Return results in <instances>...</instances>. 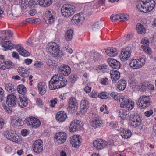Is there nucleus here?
Wrapping results in <instances>:
<instances>
[{"label": "nucleus", "instance_id": "nucleus-1", "mask_svg": "<svg viewBox=\"0 0 156 156\" xmlns=\"http://www.w3.org/2000/svg\"><path fill=\"white\" fill-rule=\"evenodd\" d=\"M67 80L60 74H55L49 82V87L51 90L62 87L67 84Z\"/></svg>", "mask_w": 156, "mask_h": 156}, {"label": "nucleus", "instance_id": "nucleus-2", "mask_svg": "<svg viewBox=\"0 0 156 156\" xmlns=\"http://www.w3.org/2000/svg\"><path fill=\"white\" fill-rule=\"evenodd\" d=\"M155 4L154 0H145L144 1H139L136 5V7L141 12L146 13L152 10Z\"/></svg>", "mask_w": 156, "mask_h": 156}, {"label": "nucleus", "instance_id": "nucleus-3", "mask_svg": "<svg viewBox=\"0 0 156 156\" xmlns=\"http://www.w3.org/2000/svg\"><path fill=\"white\" fill-rule=\"evenodd\" d=\"M47 52L53 57H58L62 52L57 44L54 42L49 43L47 47Z\"/></svg>", "mask_w": 156, "mask_h": 156}, {"label": "nucleus", "instance_id": "nucleus-4", "mask_svg": "<svg viewBox=\"0 0 156 156\" xmlns=\"http://www.w3.org/2000/svg\"><path fill=\"white\" fill-rule=\"evenodd\" d=\"M61 12L64 16L69 17L75 13V7L70 4H65L61 8Z\"/></svg>", "mask_w": 156, "mask_h": 156}, {"label": "nucleus", "instance_id": "nucleus-5", "mask_svg": "<svg viewBox=\"0 0 156 156\" xmlns=\"http://www.w3.org/2000/svg\"><path fill=\"white\" fill-rule=\"evenodd\" d=\"M151 102L149 96L143 95L139 97L136 104L141 108H146L150 105Z\"/></svg>", "mask_w": 156, "mask_h": 156}, {"label": "nucleus", "instance_id": "nucleus-6", "mask_svg": "<svg viewBox=\"0 0 156 156\" xmlns=\"http://www.w3.org/2000/svg\"><path fill=\"white\" fill-rule=\"evenodd\" d=\"M134 106V103L133 101L130 100L128 97L120 104V106L121 108H125L129 111L132 109Z\"/></svg>", "mask_w": 156, "mask_h": 156}, {"label": "nucleus", "instance_id": "nucleus-7", "mask_svg": "<svg viewBox=\"0 0 156 156\" xmlns=\"http://www.w3.org/2000/svg\"><path fill=\"white\" fill-rule=\"evenodd\" d=\"M67 135L64 132H58L55 134L54 136V140L58 144H60L64 143L66 141Z\"/></svg>", "mask_w": 156, "mask_h": 156}, {"label": "nucleus", "instance_id": "nucleus-8", "mask_svg": "<svg viewBox=\"0 0 156 156\" xmlns=\"http://www.w3.org/2000/svg\"><path fill=\"white\" fill-rule=\"evenodd\" d=\"M26 124L32 128H36L39 127L41 125V123L40 121L37 118L30 117L27 118V119Z\"/></svg>", "mask_w": 156, "mask_h": 156}, {"label": "nucleus", "instance_id": "nucleus-9", "mask_svg": "<svg viewBox=\"0 0 156 156\" xmlns=\"http://www.w3.org/2000/svg\"><path fill=\"white\" fill-rule=\"evenodd\" d=\"M34 151L37 154L41 153L43 150V142L41 139H38L34 141L32 145Z\"/></svg>", "mask_w": 156, "mask_h": 156}, {"label": "nucleus", "instance_id": "nucleus-10", "mask_svg": "<svg viewBox=\"0 0 156 156\" xmlns=\"http://www.w3.org/2000/svg\"><path fill=\"white\" fill-rule=\"evenodd\" d=\"M5 136L9 140L16 143L18 142L19 136H16L12 130H7L4 133Z\"/></svg>", "mask_w": 156, "mask_h": 156}, {"label": "nucleus", "instance_id": "nucleus-11", "mask_svg": "<svg viewBox=\"0 0 156 156\" xmlns=\"http://www.w3.org/2000/svg\"><path fill=\"white\" fill-rule=\"evenodd\" d=\"M78 104L76 99L73 97H71L69 99L68 106L67 108L68 110L75 112L77 110Z\"/></svg>", "mask_w": 156, "mask_h": 156}, {"label": "nucleus", "instance_id": "nucleus-12", "mask_svg": "<svg viewBox=\"0 0 156 156\" xmlns=\"http://www.w3.org/2000/svg\"><path fill=\"white\" fill-rule=\"evenodd\" d=\"M141 122L142 120L140 115H136L130 121V126L134 128L138 127L141 124Z\"/></svg>", "mask_w": 156, "mask_h": 156}, {"label": "nucleus", "instance_id": "nucleus-13", "mask_svg": "<svg viewBox=\"0 0 156 156\" xmlns=\"http://www.w3.org/2000/svg\"><path fill=\"white\" fill-rule=\"evenodd\" d=\"M82 123L79 120H74L70 124L69 128L71 131L75 132L78 131L82 127Z\"/></svg>", "mask_w": 156, "mask_h": 156}, {"label": "nucleus", "instance_id": "nucleus-14", "mask_svg": "<svg viewBox=\"0 0 156 156\" xmlns=\"http://www.w3.org/2000/svg\"><path fill=\"white\" fill-rule=\"evenodd\" d=\"M131 52L130 49L128 47L123 49L121 51V55L120 58L122 61H125L127 60L130 56Z\"/></svg>", "mask_w": 156, "mask_h": 156}, {"label": "nucleus", "instance_id": "nucleus-15", "mask_svg": "<svg viewBox=\"0 0 156 156\" xmlns=\"http://www.w3.org/2000/svg\"><path fill=\"white\" fill-rule=\"evenodd\" d=\"M93 144L94 147L98 149H102L107 146V142L101 139L94 140Z\"/></svg>", "mask_w": 156, "mask_h": 156}, {"label": "nucleus", "instance_id": "nucleus-16", "mask_svg": "<svg viewBox=\"0 0 156 156\" xmlns=\"http://www.w3.org/2000/svg\"><path fill=\"white\" fill-rule=\"evenodd\" d=\"M129 65L132 68L137 69L143 66L144 63L141 61V59H133L131 60Z\"/></svg>", "mask_w": 156, "mask_h": 156}, {"label": "nucleus", "instance_id": "nucleus-17", "mask_svg": "<svg viewBox=\"0 0 156 156\" xmlns=\"http://www.w3.org/2000/svg\"><path fill=\"white\" fill-rule=\"evenodd\" d=\"M44 20L47 24H50L52 23L54 21L53 11L46 10L45 12Z\"/></svg>", "mask_w": 156, "mask_h": 156}, {"label": "nucleus", "instance_id": "nucleus-18", "mask_svg": "<svg viewBox=\"0 0 156 156\" xmlns=\"http://www.w3.org/2000/svg\"><path fill=\"white\" fill-rule=\"evenodd\" d=\"M84 19L85 18L83 14H77L73 17L72 22L74 24H77L79 23H82Z\"/></svg>", "mask_w": 156, "mask_h": 156}, {"label": "nucleus", "instance_id": "nucleus-19", "mask_svg": "<svg viewBox=\"0 0 156 156\" xmlns=\"http://www.w3.org/2000/svg\"><path fill=\"white\" fill-rule=\"evenodd\" d=\"M81 140L80 136L78 135H74L70 138V143L73 147L77 148L80 145Z\"/></svg>", "mask_w": 156, "mask_h": 156}, {"label": "nucleus", "instance_id": "nucleus-20", "mask_svg": "<svg viewBox=\"0 0 156 156\" xmlns=\"http://www.w3.org/2000/svg\"><path fill=\"white\" fill-rule=\"evenodd\" d=\"M10 119L11 121L12 124L15 126H22L24 124L22 119L15 115L11 117Z\"/></svg>", "mask_w": 156, "mask_h": 156}, {"label": "nucleus", "instance_id": "nucleus-21", "mask_svg": "<svg viewBox=\"0 0 156 156\" xmlns=\"http://www.w3.org/2000/svg\"><path fill=\"white\" fill-rule=\"evenodd\" d=\"M13 35V33L10 30H6L2 31L0 32V37L2 41L8 40L9 38L11 37Z\"/></svg>", "mask_w": 156, "mask_h": 156}, {"label": "nucleus", "instance_id": "nucleus-22", "mask_svg": "<svg viewBox=\"0 0 156 156\" xmlns=\"http://www.w3.org/2000/svg\"><path fill=\"white\" fill-rule=\"evenodd\" d=\"M120 131V135L124 139L129 138L131 135V132L129 129L121 127Z\"/></svg>", "mask_w": 156, "mask_h": 156}, {"label": "nucleus", "instance_id": "nucleus-23", "mask_svg": "<svg viewBox=\"0 0 156 156\" xmlns=\"http://www.w3.org/2000/svg\"><path fill=\"white\" fill-rule=\"evenodd\" d=\"M107 62L110 66L114 69H119L120 68V62L116 59L111 58H109L107 60Z\"/></svg>", "mask_w": 156, "mask_h": 156}, {"label": "nucleus", "instance_id": "nucleus-24", "mask_svg": "<svg viewBox=\"0 0 156 156\" xmlns=\"http://www.w3.org/2000/svg\"><path fill=\"white\" fill-rule=\"evenodd\" d=\"M6 103L9 106H13L16 103V98L13 94H9L7 97Z\"/></svg>", "mask_w": 156, "mask_h": 156}, {"label": "nucleus", "instance_id": "nucleus-25", "mask_svg": "<svg viewBox=\"0 0 156 156\" xmlns=\"http://www.w3.org/2000/svg\"><path fill=\"white\" fill-rule=\"evenodd\" d=\"M59 71L60 74L67 76L70 73L71 69L69 66L64 65L60 67Z\"/></svg>", "mask_w": 156, "mask_h": 156}, {"label": "nucleus", "instance_id": "nucleus-26", "mask_svg": "<svg viewBox=\"0 0 156 156\" xmlns=\"http://www.w3.org/2000/svg\"><path fill=\"white\" fill-rule=\"evenodd\" d=\"M37 88L39 94L43 95L46 93L47 87L44 82H40L38 83Z\"/></svg>", "mask_w": 156, "mask_h": 156}, {"label": "nucleus", "instance_id": "nucleus-27", "mask_svg": "<svg viewBox=\"0 0 156 156\" xmlns=\"http://www.w3.org/2000/svg\"><path fill=\"white\" fill-rule=\"evenodd\" d=\"M67 117L66 113L64 111H61L57 112L56 114V119L59 122L64 121Z\"/></svg>", "mask_w": 156, "mask_h": 156}, {"label": "nucleus", "instance_id": "nucleus-28", "mask_svg": "<svg viewBox=\"0 0 156 156\" xmlns=\"http://www.w3.org/2000/svg\"><path fill=\"white\" fill-rule=\"evenodd\" d=\"M12 62L10 61L0 60V69L5 70L11 67Z\"/></svg>", "mask_w": 156, "mask_h": 156}, {"label": "nucleus", "instance_id": "nucleus-29", "mask_svg": "<svg viewBox=\"0 0 156 156\" xmlns=\"http://www.w3.org/2000/svg\"><path fill=\"white\" fill-rule=\"evenodd\" d=\"M102 123V122L101 118L98 116L93 118L90 121L91 125L95 128L100 126Z\"/></svg>", "mask_w": 156, "mask_h": 156}, {"label": "nucleus", "instance_id": "nucleus-30", "mask_svg": "<svg viewBox=\"0 0 156 156\" xmlns=\"http://www.w3.org/2000/svg\"><path fill=\"white\" fill-rule=\"evenodd\" d=\"M17 103L19 106L21 108L26 107L28 104L27 98L24 97H20L17 99Z\"/></svg>", "mask_w": 156, "mask_h": 156}, {"label": "nucleus", "instance_id": "nucleus-31", "mask_svg": "<svg viewBox=\"0 0 156 156\" xmlns=\"http://www.w3.org/2000/svg\"><path fill=\"white\" fill-rule=\"evenodd\" d=\"M110 74L113 82L115 83L120 77V73L117 70H111Z\"/></svg>", "mask_w": 156, "mask_h": 156}, {"label": "nucleus", "instance_id": "nucleus-32", "mask_svg": "<svg viewBox=\"0 0 156 156\" xmlns=\"http://www.w3.org/2000/svg\"><path fill=\"white\" fill-rule=\"evenodd\" d=\"M89 107L88 101L85 99L82 100L81 102L80 108L81 111L84 113L87 111Z\"/></svg>", "mask_w": 156, "mask_h": 156}, {"label": "nucleus", "instance_id": "nucleus-33", "mask_svg": "<svg viewBox=\"0 0 156 156\" xmlns=\"http://www.w3.org/2000/svg\"><path fill=\"white\" fill-rule=\"evenodd\" d=\"M2 46L5 49L3 50L6 51L7 49L11 50L13 48L15 45L12 43L10 41H5L2 43Z\"/></svg>", "mask_w": 156, "mask_h": 156}, {"label": "nucleus", "instance_id": "nucleus-34", "mask_svg": "<svg viewBox=\"0 0 156 156\" xmlns=\"http://www.w3.org/2000/svg\"><path fill=\"white\" fill-rule=\"evenodd\" d=\"M28 69L27 70L23 68H19L17 69V71L19 75L23 77H28L30 74V72Z\"/></svg>", "mask_w": 156, "mask_h": 156}, {"label": "nucleus", "instance_id": "nucleus-35", "mask_svg": "<svg viewBox=\"0 0 156 156\" xmlns=\"http://www.w3.org/2000/svg\"><path fill=\"white\" fill-rule=\"evenodd\" d=\"M105 52L108 55L110 56H115L117 55L118 51L115 48H108L105 50Z\"/></svg>", "mask_w": 156, "mask_h": 156}, {"label": "nucleus", "instance_id": "nucleus-36", "mask_svg": "<svg viewBox=\"0 0 156 156\" xmlns=\"http://www.w3.org/2000/svg\"><path fill=\"white\" fill-rule=\"evenodd\" d=\"M122 112L119 111V116L123 119H127L130 117L129 112L125 110H122Z\"/></svg>", "mask_w": 156, "mask_h": 156}, {"label": "nucleus", "instance_id": "nucleus-37", "mask_svg": "<svg viewBox=\"0 0 156 156\" xmlns=\"http://www.w3.org/2000/svg\"><path fill=\"white\" fill-rule=\"evenodd\" d=\"M136 30L138 33L144 34L145 33L146 30L143 25L141 23H138L136 25Z\"/></svg>", "mask_w": 156, "mask_h": 156}, {"label": "nucleus", "instance_id": "nucleus-38", "mask_svg": "<svg viewBox=\"0 0 156 156\" xmlns=\"http://www.w3.org/2000/svg\"><path fill=\"white\" fill-rule=\"evenodd\" d=\"M126 85V82L124 80H120L118 81L117 88L119 90L123 91L125 88Z\"/></svg>", "mask_w": 156, "mask_h": 156}, {"label": "nucleus", "instance_id": "nucleus-39", "mask_svg": "<svg viewBox=\"0 0 156 156\" xmlns=\"http://www.w3.org/2000/svg\"><path fill=\"white\" fill-rule=\"evenodd\" d=\"M5 88L7 91L10 93H12L16 89V87L14 85L10 83H8L5 84Z\"/></svg>", "mask_w": 156, "mask_h": 156}, {"label": "nucleus", "instance_id": "nucleus-40", "mask_svg": "<svg viewBox=\"0 0 156 156\" xmlns=\"http://www.w3.org/2000/svg\"><path fill=\"white\" fill-rule=\"evenodd\" d=\"M73 35V31L72 30H67L65 35V38L67 41H71Z\"/></svg>", "mask_w": 156, "mask_h": 156}, {"label": "nucleus", "instance_id": "nucleus-41", "mask_svg": "<svg viewBox=\"0 0 156 156\" xmlns=\"http://www.w3.org/2000/svg\"><path fill=\"white\" fill-rule=\"evenodd\" d=\"M17 90L20 94H24L26 92V88L23 85L18 86L17 87Z\"/></svg>", "mask_w": 156, "mask_h": 156}, {"label": "nucleus", "instance_id": "nucleus-42", "mask_svg": "<svg viewBox=\"0 0 156 156\" xmlns=\"http://www.w3.org/2000/svg\"><path fill=\"white\" fill-rule=\"evenodd\" d=\"M108 96V94L106 92H101L98 94V97L102 99H107Z\"/></svg>", "mask_w": 156, "mask_h": 156}, {"label": "nucleus", "instance_id": "nucleus-43", "mask_svg": "<svg viewBox=\"0 0 156 156\" xmlns=\"http://www.w3.org/2000/svg\"><path fill=\"white\" fill-rule=\"evenodd\" d=\"M117 99L116 100V101H119V102H121L122 101H123L126 99V98H127V96L126 95H123L121 94H120L118 96H117Z\"/></svg>", "mask_w": 156, "mask_h": 156}, {"label": "nucleus", "instance_id": "nucleus-44", "mask_svg": "<svg viewBox=\"0 0 156 156\" xmlns=\"http://www.w3.org/2000/svg\"><path fill=\"white\" fill-rule=\"evenodd\" d=\"M121 19L120 21H125L128 20L129 19V16L127 14H121Z\"/></svg>", "mask_w": 156, "mask_h": 156}, {"label": "nucleus", "instance_id": "nucleus-45", "mask_svg": "<svg viewBox=\"0 0 156 156\" xmlns=\"http://www.w3.org/2000/svg\"><path fill=\"white\" fill-rule=\"evenodd\" d=\"M147 83L146 82H144L140 85V89L141 91H144L147 88Z\"/></svg>", "mask_w": 156, "mask_h": 156}, {"label": "nucleus", "instance_id": "nucleus-46", "mask_svg": "<svg viewBox=\"0 0 156 156\" xmlns=\"http://www.w3.org/2000/svg\"><path fill=\"white\" fill-rule=\"evenodd\" d=\"M52 0H45L43 2L42 5L44 7H47L50 5L52 3Z\"/></svg>", "mask_w": 156, "mask_h": 156}, {"label": "nucleus", "instance_id": "nucleus-47", "mask_svg": "<svg viewBox=\"0 0 156 156\" xmlns=\"http://www.w3.org/2000/svg\"><path fill=\"white\" fill-rule=\"evenodd\" d=\"M141 47L144 51L147 53L150 54L151 52V49L150 48L147 46H144L142 45Z\"/></svg>", "mask_w": 156, "mask_h": 156}, {"label": "nucleus", "instance_id": "nucleus-48", "mask_svg": "<svg viewBox=\"0 0 156 156\" xmlns=\"http://www.w3.org/2000/svg\"><path fill=\"white\" fill-rule=\"evenodd\" d=\"M113 18H114L115 21H117L119 20V19L121 20V14L120 15H116L115 16H114V15L112 14L111 16L110 17V19L112 20H113Z\"/></svg>", "mask_w": 156, "mask_h": 156}, {"label": "nucleus", "instance_id": "nucleus-49", "mask_svg": "<svg viewBox=\"0 0 156 156\" xmlns=\"http://www.w3.org/2000/svg\"><path fill=\"white\" fill-rule=\"evenodd\" d=\"M93 58L95 61L98 60L101 57V56L98 53L95 52L93 55Z\"/></svg>", "mask_w": 156, "mask_h": 156}, {"label": "nucleus", "instance_id": "nucleus-50", "mask_svg": "<svg viewBox=\"0 0 156 156\" xmlns=\"http://www.w3.org/2000/svg\"><path fill=\"white\" fill-rule=\"evenodd\" d=\"M5 97L4 91L2 88L0 87V102L2 101Z\"/></svg>", "mask_w": 156, "mask_h": 156}, {"label": "nucleus", "instance_id": "nucleus-51", "mask_svg": "<svg viewBox=\"0 0 156 156\" xmlns=\"http://www.w3.org/2000/svg\"><path fill=\"white\" fill-rule=\"evenodd\" d=\"M69 79L72 83H74L77 80L76 76L75 75H71Z\"/></svg>", "mask_w": 156, "mask_h": 156}, {"label": "nucleus", "instance_id": "nucleus-52", "mask_svg": "<svg viewBox=\"0 0 156 156\" xmlns=\"http://www.w3.org/2000/svg\"><path fill=\"white\" fill-rule=\"evenodd\" d=\"M15 48L17 49L18 52L20 54V52L24 49L23 46L21 44H18L15 46Z\"/></svg>", "mask_w": 156, "mask_h": 156}, {"label": "nucleus", "instance_id": "nucleus-53", "mask_svg": "<svg viewBox=\"0 0 156 156\" xmlns=\"http://www.w3.org/2000/svg\"><path fill=\"white\" fill-rule=\"evenodd\" d=\"M20 55L24 57H27L30 54L27 51L23 49L21 52H20Z\"/></svg>", "mask_w": 156, "mask_h": 156}, {"label": "nucleus", "instance_id": "nucleus-54", "mask_svg": "<svg viewBox=\"0 0 156 156\" xmlns=\"http://www.w3.org/2000/svg\"><path fill=\"white\" fill-rule=\"evenodd\" d=\"M120 93H118L115 92H112L110 94L111 97L114 100H116L117 98V96L119 95Z\"/></svg>", "mask_w": 156, "mask_h": 156}, {"label": "nucleus", "instance_id": "nucleus-55", "mask_svg": "<svg viewBox=\"0 0 156 156\" xmlns=\"http://www.w3.org/2000/svg\"><path fill=\"white\" fill-rule=\"evenodd\" d=\"M101 83L104 85H106L108 83V80L107 78H102L101 81Z\"/></svg>", "mask_w": 156, "mask_h": 156}, {"label": "nucleus", "instance_id": "nucleus-56", "mask_svg": "<svg viewBox=\"0 0 156 156\" xmlns=\"http://www.w3.org/2000/svg\"><path fill=\"white\" fill-rule=\"evenodd\" d=\"M99 27V23L98 22L94 23L92 27V29L93 31H95Z\"/></svg>", "mask_w": 156, "mask_h": 156}, {"label": "nucleus", "instance_id": "nucleus-57", "mask_svg": "<svg viewBox=\"0 0 156 156\" xmlns=\"http://www.w3.org/2000/svg\"><path fill=\"white\" fill-rule=\"evenodd\" d=\"M57 102V99L55 98L53 100H51L50 101V106L52 107H54L55 105L56 104Z\"/></svg>", "mask_w": 156, "mask_h": 156}, {"label": "nucleus", "instance_id": "nucleus-58", "mask_svg": "<svg viewBox=\"0 0 156 156\" xmlns=\"http://www.w3.org/2000/svg\"><path fill=\"white\" fill-rule=\"evenodd\" d=\"M153 113V110H150L146 111L144 113V115L145 116L147 117H150Z\"/></svg>", "mask_w": 156, "mask_h": 156}, {"label": "nucleus", "instance_id": "nucleus-59", "mask_svg": "<svg viewBox=\"0 0 156 156\" xmlns=\"http://www.w3.org/2000/svg\"><path fill=\"white\" fill-rule=\"evenodd\" d=\"M109 126L114 129L116 128L117 126L116 123L114 122H111L109 124Z\"/></svg>", "mask_w": 156, "mask_h": 156}, {"label": "nucleus", "instance_id": "nucleus-60", "mask_svg": "<svg viewBox=\"0 0 156 156\" xmlns=\"http://www.w3.org/2000/svg\"><path fill=\"white\" fill-rule=\"evenodd\" d=\"M84 90L86 93H88L91 91V87L88 86H86L85 87Z\"/></svg>", "mask_w": 156, "mask_h": 156}, {"label": "nucleus", "instance_id": "nucleus-61", "mask_svg": "<svg viewBox=\"0 0 156 156\" xmlns=\"http://www.w3.org/2000/svg\"><path fill=\"white\" fill-rule=\"evenodd\" d=\"M107 67V66L105 64L101 65L98 66V68L100 70H103L106 69Z\"/></svg>", "mask_w": 156, "mask_h": 156}, {"label": "nucleus", "instance_id": "nucleus-62", "mask_svg": "<svg viewBox=\"0 0 156 156\" xmlns=\"http://www.w3.org/2000/svg\"><path fill=\"white\" fill-rule=\"evenodd\" d=\"M98 96V94L95 91H93L91 93V97L93 98H95Z\"/></svg>", "mask_w": 156, "mask_h": 156}, {"label": "nucleus", "instance_id": "nucleus-63", "mask_svg": "<svg viewBox=\"0 0 156 156\" xmlns=\"http://www.w3.org/2000/svg\"><path fill=\"white\" fill-rule=\"evenodd\" d=\"M142 44L144 45H147L149 44V41L147 40L144 39L142 41Z\"/></svg>", "mask_w": 156, "mask_h": 156}, {"label": "nucleus", "instance_id": "nucleus-64", "mask_svg": "<svg viewBox=\"0 0 156 156\" xmlns=\"http://www.w3.org/2000/svg\"><path fill=\"white\" fill-rule=\"evenodd\" d=\"M24 61L25 63L29 65L32 63V60L30 59L27 58Z\"/></svg>", "mask_w": 156, "mask_h": 156}]
</instances>
